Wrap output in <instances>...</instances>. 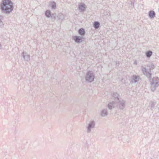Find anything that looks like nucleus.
Segmentation results:
<instances>
[{
	"label": "nucleus",
	"mask_w": 159,
	"mask_h": 159,
	"mask_svg": "<svg viewBox=\"0 0 159 159\" xmlns=\"http://www.w3.org/2000/svg\"><path fill=\"white\" fill-rule=\"evenodd\" d=\"M78 33L80 34V29L78 30Z\"/></svg>",
	"instance_id": "17"
},
{
	"label": "nucleus",
	"mask_w": 159,
	"mask_h": 159,
	"mask_svg": "<svg viewBox=\"0 0 159 159\" xmlns=\"http://www.w3.org/2000/svg\"><path fill=\"white\" fill-rule=\"evenodd\" d=\"M78 8L77 9L79 10H80V3H78Z\"/></svg>",
	"instance_id": "16"
},
{
	"label": "nucleus",
	"mask_w": 159,
	"mask_h": 159,
	"mask_svg": "<svg viewBox=\"0 0 159 159\" xmlns=\"http://www.w3.org/2000/svg\"><path fill=\"white\" fill-rule=\"evenodd\" d=\"M72 39L75 41V42L78 43H80V36H73Z\"/></svg>",
	"instance_id": "5"
},
{
	"label": "nucleus",
	"mask_w": 159,
	"mask_h": 159,
	"mask_svg": "<svg viewBox=\"0 0 159 159\" xmlns=\"http://www.w3.org/2000/svg\"><path fill=\"white\" fill-rule=\"evenodd\" d=\"M45 15L46 17L49 18L51 16V12L49 10H47L45 12Z\"/></svg>",
	"instance_id": "4"
},
{
	"label": "nucleus",
	"mask_w": 159,
	"mask_h": 159,
	"mask_svg": "<svg viewBox=\"0 0 159 159\" xmlns=\"http://www.w3.org/2000/svg\"><path fill=\"white\" fill-rule=\"evenodd\" d=\"M149 16L151 17H153L155 15V13L154 11H151L149 12Z\"/></svg>",
	"instance_id": "9"
},
{
	"label": "nucleus",
	"mask_w": 159,
	"mask_h": 159,
	"mask_svg": "<svg viewBox=\"0 0 159 159\" xmlns=\"http://www.w3.org/2000/svg\"><path fill=\"white\" fill-rule=\"evenodd\" d=\"M152 52L151 51H149L146 52V55L148 57H150L152 55Z\"/></svg>",
	"instance_id": "11"
},
{
	"label": "nucleus",
	"mask_w": 159,
	"mask_h": 159,
	"mask_svg": "<svg viewBox=\"0 0 159 159\" xmlns=\"http://www.w3.org/2000/svg\"><path fill=\"white\" fill-rule=\"evenodd\" d=\"M4 24L3 22L2 21L1 23H0V26H3Z\"/></svg>",
	"instance_id": "15"
},
{
	"label": "nucleus",
	"mask_w": 159,
	"mask_h": 159,
	"mask_svg": "<svg viewBox=\"0 0 159 159\" xmlns=\"http://www.w3.org/2000/svg\"><path fill=\"white\" fill-rule=\"evenodd\" d=\"M85 32L84 29H80V34L83 35L84 34Z\"/></svg>",
	"instance_id": "12"
},
{
	"label": "nucleus",
	"mask_w": 159,
	"mask_h": 159,
	"mask_svg": "<svg viewBox=\"0 0 159 159\" xmlns=\"http://www.w3.org/2000/svg\"><path fill=\"white\" fill-rule=\"evenodd\" d=\"M50 5L51 8L53 9H55L56 8V3L54 1L50 2Z\"/></svg>",
	"instance_id": "6"
},
{
	"label": "nucleus",
	"mask_w": 159,
	"mask_h": 159,
	"mask_svg": "<svg viewBox=\"0 0 159 159\" xmlns=\"http://www.w3.org/2000/svg\"><path fill=\"white\" fill-rule=\"evenodd\" d=\"M3 17L2 16H0V23H1V22H2V20L3 19Z\"/></svg>",
	"instance_id": "14"
},
{
	"label": "nucleus",
	"mask_w": 159,
	"mask_h": 159,
	"mask_svg": "<svg viewBox=\"0 0 159 159\" xmlns=\"http://www.w3.org/2000/svg\"><path fill=\"white\" fill-rule=\"evenodd\" d=\"M56 15L54 14H51V16L50 17H51V19H54V20H55V18H56Z\"/></svg>",
	"instance_id": "13"
},
{
	"label": "nucleus",
	"mask_w": 159,
	"mask_h": 159,
	"mask_svg": "<svg viewBox=\"0 0 159 159\" xmlns=\"http://www.w3.org/2000/svg\"><path fill=\"white\" fill-rule=\"evenodd\" d=\"M94 75L91 71H89L87 75L86 79L90 82H92L94 80Z\"/></svg>",
	"instance_id": "3"
},
{
	"label": "nucleus",
	"mask_w": 159,
	"mask_h": 159,
	"mask_svg": "<svg viewBox=\"0 0 159 159\" xmlns=\"http://www.w3.org/2000/svg\"><path fill=\"white\" fill-rule=\"evenodd\" d=\"M58 17L60 20H62L64 18V15L61 13H59L58 14Z\"/></svg>",
	"instance_id": "8"
},
{
	"label": "nucleus",
	"mask_w": 159,
	"mask_h": 159,
	"mask_svg": "<svg viewBox=\"0 0 159 159\" xmlns=\"http://www.w3.org/2000/svg\"><path fill=\"white\" fill-rule=\"evenodd\" d=\"M21 59L25 61H29L30 60V55L26 51H24L21 53Z\"/></svg>",
	"instance_id": "2"
},
{
	"label": "nucleus",
	"mask_w": 159,
	"mask_h": 159,
	"mask_svg": "<svg viewBox=\"0 0 159 159\" xmlns=\"http://www.w3.org/2000/svg\"><path fill=\"white\" fill-rule=\"evenodd\" d=\"M94 25L95 28H97L99 26V23L98 22H95L94 23Z\"/></svg>",
	"instance_id": "10"
},
{
	"label": "nucleus",
	"mask_w": 159,
	"mask_h": 159,
	"mask_svg": "<svg viewBox=\"0 0 159 159\" xmlns=\"http://www.w3.org/2000/svg\"><path fill=\"white\" fill-rule=\"evenodd\" d=\"M1 9L5 14H9L13 10V6L10 0H2L1 3Z\"/></svg>",
	"instance_id": "1"
},
{
	"label": "nucleus",
	"mask_w": 159,
	"mask_h": 159,
	"mask_svg": "<svg viewBox=\"0 0 159 159\" xmlns=\"http://www.w3.org/2000/svg\"><path fill=\"white\" fill-rule=\"evenodd\" d=\"M85 10V5L84 4H83L80 5V11H84Z\"/></svg>",
	"instance_id": "7"
}]
</instances>
